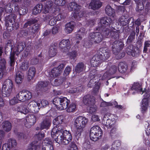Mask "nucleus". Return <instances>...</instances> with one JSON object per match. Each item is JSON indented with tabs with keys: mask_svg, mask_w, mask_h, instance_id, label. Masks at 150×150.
<instances>
[{
	"mask_svg": "<svg viewBox=\"0 0 150 150\" xmlns=\"http://www.w3.org/2000/svg\"><path fill=\"white\" fill-rule=\"evenodd\" d=\"M88 122V119L83 116H79L74 119V125L76 129L75 135L78 138L81 136Z\"/></svg>",
	"mask_w": 150,
	"mask_h": 150,
	"instance_id": "f257e3e1",
	"label": "nucleus"
},
{
	"mask_svg": "<svg viewBox=\"0 0 150 150\" xmlns=\"http://www.w3.org/2000/svg\"><path fill=\"white\" fill-rule=\"evenodd\" d=\"M16 16L14 14H11L5 18V25L7 30L11 31L13 29H17L19 24L16 22Z\"/></svg>",
	"mask_w": 150,
	"mask_h": 150,
	"instance_id": "f03ea898",
	"label": "nucleus"
},
{
	"mask_svg": "<svg viewBox=\"0 0 150 150\" xmlns=\"http://www.w3.org/2000/svg\"><path fill=\"white\" fill-rule=\"evenodd\" d=\"M58 129L57 127L53 128L51 133L52 137L54 141L59 144H64V136L63 134L62 129L60 127Z\"/></svg>",
	"mask_w": 150,
	"mask_h": 150,
	"instance_id": "7ed1b4c3",
	"label": "nucleus"
},
{
	"mask_svg": "<svg viewBox=\"0 0 150 150\" xmlns=\"http://www.w3.org/2000/svg\"><path fill=\"white\" fill-rule=\"evenodd\" d=\"M53 102L57 109L60 110H62L67 109L70 103V101L66 98L57 97L53 99Z\"/></svg>",
	"mask_w": 150,
	"mask_h": 150,
	"instance_id": "20e7f679",
	"label": "nucleus"
},
{
	"mask_svg": "<svg viewBox=\"0 0 150 150\" xmlns=\"http://www.w3.org/2000/svg\"><path fill=\"white\" fill-rule=\"evenodd\" d=\"M13 87V85L12 81L10 79L6 80L4 82L2 88L3 96L7 97L10 96Z\"/></svg>",
	"mask_w": 150,
	"mask_h": 150,
	"instance_id": "39448f33",
	"label": "nucleus"
},
{
	"mask_svg": "<svg viewBox=\"0 0 150 150\" xmlns=\"http://www.w3.org/2000/svg\"><path fill=\"white\" fill-rule=\"evenodd\" d=\"M25 46L23 42L18 43L16 45L14 48L13 53H11L10 57V65L11 67H13L15 64L16 60L14 57V54L18 55L23 50Z\"/></svg>",
	"mask_w": 150,
	"mask_h": 150,
	"instance_id": "423d86ee",
	"label": "nucleus"
},
{
	"mask_svg": "<svg viewBox=\"0 0 150 150\" xmlns=\"http://www.w3.org/2000/svg\"><path fill=\"white\" fill-rule=\"evenodd\" d=\"M69 8L71 11H74L73 16L76 20H79L83 16V12L80 10V6L76 3L72 2L70 3L69 4Z\"/></svg>",
	"mask_w": 150,
	"mask_h": 150,
	"instance_id": "0eeeda50",
	"label": "nucleus"
},
{
	"mask_svg": "<svg viewBox=\"0 0 150 150\" xmlns=\"http://www.w3.org/2000/svg\"><path fill=\"white\" fill-rule=\"evenodd\" d=\"M102 132L100 128L98 126H94L91 128L90 136L91 140L96 141L102 136Z\"/></svg>",
	"mask_w": 150,
	"mask_h": 150,
	"instance_id": "6e6552de",
	"label": "nucleus"
},
{
	"mask_svg": "<svg viewBox=\"0 0 150 150\" xmlns=\"http://www.w3.org/2000/svg\"><path fill=\"white\" fill-rule=\"evenodd\" d=\"M144 94V98L142 100V102L141 104V111L142 112H145L147 110V107L149 102V97L150 96V92L148 90L142 91L141 88V92Z\"/></svg>",
	"mask_w": 150,
	"mask_h": 150,
	"instance_id": "1a4fd4ad",
	"label": "nucleus"
},
{
	"mask_svg": "<svg viewBox=\"0 0 150 150\" xmlns=\"http://www.w3.org/2000/svg\"><path fill=\"white\" fill-rule=\"evenodd\" d=\"M32 95L31 92L29 91H21L16 95V98L19 101H25L32 98Z\"/></svg>",
	"mask_w": 150,
	"mask_h": 150,
	"instance_id": "9d476101",
	"label": "nucleus"
},
{
	"mask_svg": "<svg viewBox=\"0 0 150 150\" xmlns=\"http://www.w3.org/2000/svg\"><path fill=\"white\" fill-rule=\"evenodd\" d=\"M71 47L70 42L69 39H64L59 43V47L61 51L63 52L67 53L70 50Z\"/></svg>",
	"mask_w": 150,
	"mask_h": 150,
	"instance_id": "9b49d317",
	"label": "nucleus"
},
{
	"mask_svg": "<svg viewBox=\"0 0 150 150\" xmlns=\"http://www.w3.org/2000/svg\"><path fill=\"white\" fill-rule=\"evenodd\" d=\"M39 28L38 25L35 24L33 25L32 28H30L28 30H25L23 32V35L24 36L27 37L28 39H31L34 37V33Z\"/></svg>",
	"mask_w": 150,
	"mask_h": 150,
	"instance_id": "f8f14e48",
	"label": "nucleus"
},
{
	"mask_svg": "<svg viewBox=\"0 0 150 150\" xmlns=\"http://www.w3.org/2000/svg\"><path fill=\"white\" fill-rule=\"evenodd\" d=\"M39 116L38 115H35L33 114L28 115L26 118L25 126L28 128L30 127L31 126L35 123Z\"/></svg>",
	"mask_w": 150,
	"mask_h": 150,
	"instance_id": "ddd939ff",
	"label": "nucleus"
},
{
	"mask_svg": "<svg viewBox=\"0 0 150 150\" xmlns=\"http://www.w3.org/2000/svg\"><path fill=\"white\" fill-rule=\"evenodd\" d=\"M89 38L92 43H99L103 40V37L100 33H92L90 34Z\"/></svg>",
	"mask_w": 150,
	"mask_h": 150,
	"instance_id": "4468645a",
	"label": "nucleus"
},
{
	"mask_svg": "<svg viewBox=\"0 0 150 150\" xmlns=\"http://www.w3.org/2000/svg\"><path fill=\"white\" fill-rule=\"evenodd\" d=\"M111 119L110 118L105 120L104 119L102 120V123L108 129L111 128L114 126L116 122V120L117 118V117L115 115H112L111 116Z\"/></svg>",
	"mask_w": 150,
	"mask_h": 150,
	"instance_id": "2eb2a0df",
	"label": "nucleus"
},
{
	"mask_svg": "<svg viewBox=\"0 0 150 150\" xmlns=\"http://www.w3.org/2000/svg\"><path fill=\"white\" fill-rule=\"evenodd\" d=\"M40 103L33 100L28 104L27 108L29 110V112L33 113H36L38 112L40 108Z\"/></svg>",
	"mask_w": 150,
	"mask_h": 150,
	"instance_id": "dca6fc26",
	"label": "nucleus"
},
{
	"mask_svg": "<svg viewBox=\"0 0 150 150\" xmlns=\"http://www.w3.org/2000/svg\"><path fill=\"white\" fill-rule=\"evenodd\" d=\"M111 23L110 18L107 17L103 18L100 19L96 29L101 30L102 28L108 27Z\"/></svg>",
	"mask_w": 150,
	"mask_h": 150,
	"instance_id": "f3484780",
	"label": "nucleus"
},
{
	"mask_svg": "<svg viewBox=\"0 0 150 150\" xmlns=\"http://www.w3.org/2000/svg\"><path fill=\"white\" fill-rule=\"evenodd\" d=\"M126 52L128 55L134 57H137L139 55V50L137 48L134 49L132 45H129L127 47Z\"/></svg>",
	"mask_w": 150,
	"mask_h": 150,
	"instance_id": "a211bd4d",
	"label": "nucleus"
},
{
	"mask_svg": "<svg viewBox=\"0 0 150 150\" xmlns=\"http://www.w3.org/2000/svg\"><path fill=\"white\" fill-rule=\"evenodd\" d=\"M83 102L85 105L89 106L95 104L96 101L95 98L93 96L88 95L83 97Z\"/></svg>",
	"mask_w": 150,
	"mask_h": 150,
	"instance_id": "6ab92c4d",
	"label": "nucleus"
},
{
	"mask_svg": "<svg viewBox=\"0 0 150 150\" xmlns=\"http://www.w3.org/2000/svg\"><path fill=\"white\" fill-rule=\"evenodd\" d=\"M42 150H54L52 142L49 138H46L42 142Z\"/></svg>",
	"mask_w": 150,
	"mask_h": 150,
	"instance_id": "aec40b11",
	"label": "nucleus"
},
{
	"mask_svg": "<svg viewBox=\"0 0 150 150\" xmlns=\"http://www.w3.org/2000/svg\"><path fill=\"white\" fill-rule=\"evenodd\" d=\"M17 144L16 140L13 139H9L8 142L4 144L2 147V150H11V148L15 146Z\"/></svg>",
	"mask_w": 150,
	"mask_h": 150,
	"instance_id": "412c9836",
	"label": "nucleus"
},
{
	"mask_svg": "<svg viewBox=\"0 0 150 150\" xmlns=\"http://www.w3.org/2000/svg\"><path fill=\"white\" fill-rule=\"evenodd\" d=\"M100 56L101 60L105 61L108 59L110 56V51L106 48H102L100 49Z\"/></svg>",
	"mask_w": 150,
	"mask_h": 150,
	"instance_id": "4be33fe9",
	"label": "nucleus"
},
{
	"mask_svg": "<svg viewBox=\"0 0 150 150\" xmlns=\"http://www.w3.org/2000/svg\"><path fill=\"white\" fill-rule=\"evenodd\" d=\"M49 84V82L47 81L39 82L36 86V90L38 91H45Z\"/></svg>",
	"mask_w": 150,
	"mask_h": 150,
	"instance_id": "5701e85b",
	"label": "nucleus"
},
{
	"mask_svg": "<svg viewBox=\"0 0 150 150\" xmlns=\"http://www.w3.org/2000/svg\"><path fill=\"white\" fill-rule=\"evenodd\" d=\"M107 71L103 75V76L105 78H108L110 75L113 74L115 73L117 70V67L115 65L108 66L107 67Z\"/></svg>",
	"mask_w": 150,
	"mask_h": 150,
	"instance_id": "b1692460",
	"label": "nucleus"
},
{
	"mask_svg": "<svg viewBox=\"0 0 150 150\" xmlns=\"http://www.w3.org/2000/svg\"><path fill=\"white\" fill-rule=\"evenodd\" d=\"M64 117L62 115H60L55 117L53 120V124L55 126L53 128L57 127L58 129L59 127H61L62 128L61 125L64 122Z\"/></svg>",
	"mask_w": 150,
	"mask_h": 150,
	"instance_id": "393cba45",
	"label": "nucleus"
},
{
	"mask_svg": "<svg viewBox=\"0 0 150 150\" xmlns=\"http://www.w3.org/2000/svg\"><path fill=\"white\" fill-rule=\"evenodd\" d=\"M51 124V120L48 118L45 119L40 124V127L41 129H48Z\"/></svg>",
	"mask_w": 150,
	"mask_h": 150,
	"instance_id": "a878e982",
	"label": "nucleus"
},
{
	"mask_svg": "<svg viewBox=\"0 0 150 150\" xmlns=\"http://www.w3.org/2000/svg\"><path fill=\"white\" fill-rule=\"evenodd\" d=\"M62 132L63 135H64V145H67L69 144V142L72 139V136L70 133L67 130H65L63 131L62 129Z\"/></svg>",
	"mask_w": 150,
	"mask_h": 150,
	"instance_id": "bb28decb",
	"label": "nucleus"
},
{
	"mask_svg": "<svg viewBox=\"0 0 150 150\" xmlns=\"http://www.w3.org/2000/svg\"><path fill=\"white\" fill-rule=\"evenodd\" d=\"M141 92L140 85L138 82H134L131 88L130 92L132 94L140 93Z\"/></svg>",
	"mask_w": 150,
	"mask_h": 150,
	"instance_id": "cd10ccee",
	"label": "nucleus"
},
{
	"mask_svg": "<svg viewBox=\"0 0 150 150\" xmlns=\"http://www.w3.org/2000/svg\"><path fill=\"white\" fill-rule=\"evenodd\" d=\"M102 6V3L99 0H92L90 3L89 6L93 10L97 9Z\"/></svg>",
	"mask_w": 150,
	"mask_h": 150,
	"instance_id": "c85d7f7f",
	"label": "nucleus"
},
{
	"mask_svg": "<svg viewBox=\"0 0 150 150\" xmlns=\"http://www.w3.org/2000/svg\"><path fill=\"white\" fill-rule=\"evenodd\" d=\"M124 46L123 43L119 41H116L113 42L112 44V51L113 54H115L114 52L115 50H118L119 48L120 49L122 48Z\"/></svg>",
	"mask_w": 150,
	"mask_h": 150,
	"instance_id": "c756f323",
	"label": "nucleus"
},
{
	"mask_svg": "<svg viewBox=\"0 0 150 150\" xmlns=\"http://www.w3.org/2000/svg\"><path fill=\"white\" fill-rule=\"evenodd\" d=\"M75 25V23L74 21H71L66 24L65 25V32L67 33H71Z\"/></svg>",
	"mask_w": 150,
	"mask_h": 150,
	"instance_id": "7c9ffc66",
	"label": "nucleus"
},
{
	"mask_svg": "<svg viewBox=\"0 0 150 150\" xmlns=\"http://www.w3.org/2000/svg\"><path fill=\"white\" fill-rule=\"evenodd\" d=\"M60 73L56 68H53L49 73V77L50 81L54 79L60 74Z\"/></svg>",
	"mask_w": 150,
	"mask_h": 150,
	"instance_id": "2f4dec72",
	"label": "nucleus"
},
{
	"mask_svg": "<svg viewBox=\"0 0 150 150\" xmlns=\"http://www.w3.org/2000/svg\"><path fill=\"white\" fill-rule=\"evenodd\" d=\"M129 18L128 15L122 16L119 19V22L123 26L127 25L129 22Z\"/></svg>",
	"mask_w": 150,
	"mask_h": 150,
	"instance_id": "473e14b6",
	"label": "nucleus"
},
{
	"mask_svg": "<svg viewBox=\"0 0 150 150\" xmlns=\"http://www.w3.org/2000/svg\"><path fill=\"white\" fill-rule=\"evenodd\" d=\"M86 33V31L84 28H81L78 32L77 34L76 35V38L81 40L84 37Z\"/></svg>",
	"mask_w": 150,
	"mask_h": 150,
	"instance_id": "72a5a7b5",
	"label": "nucleus"
},
{
	"mask_svg": "<svg viewBox=\"0 0 150 150\" xmlns=\"http://www.w3.org/2000/svg\"><path fill=\"white\" fill-rule=\"evenodd\" d=\"M53 4L52 1H47L45 4V6L43 9V12L45 14L49 13L50 11V9Z\"/></svg>",
	"mask_w": 150,
	"mask_h": 150,
	"instance_id": "f704fd0d",
	"label": "nucleus"
},
{
	"mask_svg": "<svg viewBox=\"0 0 150 150\" xmlns=\"http://www.w3.org/2000/svg\"><path fill=\"white\" fill-rule=\"evenodd\" d=\"M118 68L119 71L121 73H125L127 69V66L125 63L120 62L118 64Z\"/></svg>",
	"mask_w": 150,
	"mask_h": 150,
	"instance_id": "c9c22d12",
	"label": "nucleus"
},
{
	"mask_svg": "<svg viewBox=\"0 0 150 150\" xmlns=\"http://www.w3.org/2000/svg\"><path fill=\"white\" fill-rule=\"evenodd\" d=\"M24 78V74L21 71H18L16 72V81L17 84H20Z\"/></svg>",
	"mask_w": 150,
	"mask_h": 150,
	"instance_id": "e433bc0d",
	"label": "nucleus"
},
{
	"mask_svg": "<svg viewBox=\"0 0 150 150\" xmlns=\"http://www.w3.org/2000/svg\"><path fill=\"white\" fill-rule=\"evenodd\" d=\"M86 66L82 62L79 63L75 68V71L78 73L82 71L85 69Z\"/></svg>",
	"mask_w": 150,
	"mask_h": 150,
	"instance_id": "4c0bfd02",
	"label": "nucleus"
},
{
	"mask_svg": "<svg viewBox=\"0 0 150 150\" xmlns=\"http://www.w3.org/2000/svg\"><path fill=\"white\" fill-rule=\"evenodd\" d=\"M36 73L35 68L30 67L28 71V79L29 80H31L34 76Z\"/></svg>",
	"mask_w": 150,
	"mask_h": 150,
	"instance_id": "58836bf2",
	"label": "nucleus"
},
{
	"mask_svg": "<svg viewBox=\"0 0 150 150\" xmlns=\"http://www.w3.org/2000/svg\"><path fill=\"white\" fill-rule=\"evenodd\" d=\"M100 32H101L103 37V39L107 38L110 36V31L108 27L102 28L101 30H97Z\"/></svg>",
	"mask_w": 150,
	"mask_h": 150,
	"instance_id": "ea45409f",
	"label": "nucleus"
},
{
	"mask_svg": "<svg viewBox=\"0 0 150 150\" xmlns=\"http://www.w3.org/2000/svg\"><path fill=\"white\" fill-rule=\"evenodd\" d=\"M2 127L6 132L10 131L11 129V125L8 121H5L2 123Z\"/></svg>",
	"mask_w": 150,
	"mask_h": 150,
	"instance_id": "a19ab883",
	"label": "nucleus"
},
{
	"mask_svg": "<svg viewBox=\"0 0 150 150\" xmlns=\"http://www.w3.org/2000/svg\"><path fill=\"white\" fill-rule=\"evenodd\" d=\"M105 11L107 14L110 16H114L115 13L114 9L109 5H107L106 6Z\"/></svg>",
	"mask_w": 150,
	"mask_h": 150,
	"instance_id": "79ce46f5",
	"label": "nucleus"
},
{
	"mask_svg": "<svg viewBox=\"0 0 150 150\" xmlns=\"http://www.w3.org/2000/svg\"><path fill=\"white\" fill-rule=\"evenodd\" d=\"M17 110L18 112L25 114L29 112V110L28 108H27L26 106L24 105L18 106L17 108Z\"/></svg>",
	"mask_w": 150,
	"mask_h": 150,
	"instance_id": "37998d69",
	"label": "nucleus"
},
{
	"mask_svg": "<svg viewBox=\"0 0 150 150\" xmlns=\"http://www.w3.org/2000/svg\"><path fill=\"white\" fill-rule=\"evenodd\" d=\"M42 6L41 4H38L35 6L33 11V14L36 15L40 13L42 9Z\"/></svg>",
	"mask_w": 150,
	"mask_h": 150,
	"instance_id": "c03bdc74",
	"label": "nucleus"
},
{
	"mask_svg": "<svg viewBox=\"0 0 150 150\" xmlns=\"http://www.w3.org/2000/svg\"><path fill=\"white\" fill-rule=\"evenodd\" d=\"M76 105L74 103H71L69 106H67L66 109L67 111L68 112H72L75 111Z\"/></svg>",
	"mask_w": 150,
	"mask_h": 150,
	"instance_id": "a18cd8bd",
	"label": "nucleus"
},
{
	"mask_svg": "<svg viewBox=\"0 0 150 150\" xmlns=\"http://www.w3.org/2000/svg\"><path fill=\"white\" fill-rule=\"evenodd\" d=\"M14 44V42L12 40H8L6 44V49L8 50V49H9L11 50V52H13L14 47H12Z\"/></svg>",
	"mask_w": 150,
	"mask_h": 150,
	"instance_id": "49530a36",
	"label": "nucleus"
},
{
	"mask_svg": "<svg viewBox=\"0 0 150 150\" xmlns=\"http://www.w3.org/2000/svg\"><path fill=\"white\" fill-rule=\"evenodd\" d=\"M6 62L5 60L0 57V69L3 70V71H7L6 65Z\"/></svg>",
	"mask_w": 150,
	"mask_h": 150,
	"instance_id": "de8ad7c7",
	"label": "nucleus"
},
{
	"mask_svg": "<svg viewBox=\"0 0 150 150\" xmlns=\"http://www.w3.org/2000/svg\"><path fill=\"white\" fill-rule=\"evenodd\" d=\"M65 79V78H60L55 79L53 82L51 81V80L50 81L53 86H57L61 84L63 82L64 80Z\"/></svg>",
	"mask_w": 150,
	"mask_h": 150,
	"instance_id": "09e8293b",
	"label": "nucleus"
},
{
	"mask_svg": "<svg viewBox=\"0 0 150 150\" xmlns=\"http://www.w3.org/2000/svg\"><path fill=\"white\" fill-rule=\"evenodd\" d=\"M29 67V62L27 60L24 61L22 63L20 66L21 69L25 71L28 69Z\"/></svg>",
	"mask_w": 150,
	"mask_h": 150,
	"instance_id": "8fccbe9b",
	"label": "nucleus"
},
{
	"mask_svg": "<svg viewBox=\"0 0 150 150\" xmlns=\"http://www.w3.org/2000/svg\"><path fill=\"white\" fill-rule=\"evenodd\" d=\"M41 144V142H38L37 141H34L32 142L30 144V146L33 148L35 150L38 149L40 147Z\"/></svg>",
	"mask_w": 150,
	"mask_h": 150,
	"instance_id": "3c124183",
	"label": "nucleus"
},
{
	"mask_svg": "<svg viewBox=\"0 0 150 150\" xmlns=\"http://www.w3.org/2000/svg\"><path fill=\"white\" fill-rule=\"evenodd\" d=\"M56 48L54 47H51L49 51V55L50 57H54L56 54Z\"/></svg>",
	"mask_w": 150,
	"mask_h": 150,
	"instance_id": "603ef678",
	"label": "nucleus"
},
{
	"mask_svg": "<svg viewBox=\"0 0 150 150\" xmlns=\"http://www.w3.org/2000/svg\"><path fill=\"white\" fill-rule=\"evenodd\" d=\"M88 106L89 107V109H88V111L90 113L92 114L96 111L97 107L95 104L90 105Z\"/></svg>",
	"mask_w": 150,
	"mask_h": 150,
	"instance_id": "864d4df0",
	"label": "nucleus"
},
{
	"mask_svg": "<svg viewBox=\"0 0 150 150\" xmlns=\"http://www.w3.org/2000/svg\"><path fill=\"white\" fill-rule=\"evenodd\" d=\"M120 145V143L118 141H115L112 144L111 147L112 150H116Z\"/></svg>",
	"mask_w": 150,
	"mask_h": 150,
	"instance_id": "5fc2aeb1",
	"label": "nucleus"
},
{
	"mask_svg": "<svg viewBox=\"0 0 150 150\" xmlns=\"http://www.w3.org/2000/svg\"><path fill=\"white\" fill-rule=\"evenodd\" d=\"M118 50H115L114 52L115 53V54H114L115 56V58L117 59H120L122 57H123L125 56L124 53L122 52L121 53L120 52H118Z\"/></svg>",
	"mask_w": 150,
	"mask_h": 150,
	"instance_id": "6e6d98bb",
	"label": "nucleus"
},
{
	"mask_svg": "<svg viewBox=\"0 0 150 150\" xmlns=\"http://www.w3.org/2000/svg\"><path fill=\"white\" fill-rule=\"evenodd\" d=\"M70 59H74L77 55V52L76 51H73L70 52L68 54Z\"/></svg>",
	"mask_w": 150,
	"mask_h": 150,
	"instance_id": "4d7b16f0",
	"label": "nucleus"
},
{
	"mask_svg": "<svg viewBox=\"0 0 150 150\" xmlns=\"http://www.w3.org/2000/svg\"><path fill=\"white\" fill-rule=\"evenodd\" d=\"M110 35L112 36V37L114 39H117L118 38L119 36L118 32L115 30L111 31Z\"/></svg>",
	"mask_w": 150,
	"mask_h": 150,
	"instance_id": "13d9d810",
	"label": "nucleus"
},
{
	"mask_svg": "<svg viewBox=\"0 0 150 150\" xmlns=\"http://www.w3.org/2000/svg\"><path fill=\"white\" fill-rule=\"evenodd\" d=\"M54 3L56 5L62 6L64 5L65 3V0H54Z\"/></svg>",
	"mask_w": 150,
	"mask_h": 150,
	"instance_id": "bf43d9fd",
	"label": "nucleus"
},
{
	"mask_svg": "<svg viewBox=\"0 0 150 150\" xmlns=\"http://www.w3.org/2000/svg\"><path fill=\"white\" fill-rule=\"evenodd\" d=\"M150 45V41L149 40L146 41L144 43L143 52H146L147 50V47H149Z\"/></svg>",
	"mask_w": 150,
	"mask_h": 150,
	"instance_id": "052dcab7",
	"label": "nucleus"
},
{
	"mask_svg": "<svg viewBox=\"0 0 150 150\" xmlns=\"http://www.w3.org/2000/svg\"><path fill=\"white\" fill-rule=\"evenodd\" d=\"M67 150H78V148L75 143H72L69 145Z\"/></svg>",
	"mask_w": 150,
	"mask_h": 150,
	"instance_id": "680f3d73",
	"label": "nucleus"
},
{
	"mask_svg": "<svg viewBox=\"0 0 150 150\" xmlns=\"http://www.w3.org/2000/svg\"><path fill=\"white\" fill-rule=\"evenodd\" d=\"M71 71V68L69 66L66 67L64 69V75L65 76H67L68 75Z\"/></svg>",
	"mask_w": 150,
	"mask_h": 150,
	"instance_id": "e2e57ef3",
	"label": "nucleus"
},
{
	"mask_svg": "<svg viewBox=\"0 0 150 150\" xmlns=\"http://www.w3.org/2000/svg\"><path fill=\"white\" fill-rule=\"evenodd\" d=\"M93 59H95L94 58H92L91 61V66L92 67H96L98 66L100 62L96 61H94Z\"/></svg>",
	"mask_w": 150,
	"mask_h": 150,
	"instance_id": "0e129e2a",
	"label": "nucleus"
},
{
	"mask_svg": "<svg viewBox=\"0 0 150 150\" xmlns=\"http://www.w3.org/2000/svg\"><path fill=\"white\" fill-rule=\"evenodd\" d=\"M44 137V134L43 133H39L35 136V138L36 139L40 140Z\"/></svg>",
	"mask_w": 150,
	"mask_h": 150,
	"instance_id": "69168bd1",
	"label": "nucleus"
},
{
	"mask_svg": "<svg viewBox=\"0 0 150 150\" xmlns=\"http://www.w3.org/2000/svg\"><path fill=\"white\" fill-rule=\"evenodd\" d=\"M28 12L27 8L25 7L22 8H21L18 12L20 15H25Z\"/></svg>",
	"mask_w": 150,
	"mask_h": 150,
	"instance_id": "338daca9",
	"label": "nucleus"
},
{
	"mask_svg": "<svg viewBox=\"0 0 150 150\" xmlns=\"http://www.w3.org/2000/svg\"><path fill=\"white\" fill-rule=\"evenodd\" d=\"M18 100H19L17 99L16 97H14L10 100V104L11 105H15L18 103Z\"/></svg>",
	"mask_w": 150,
	"mask_h": 150,
	"instance_id": "774afa93",
	"label": "nucleus"
}]
</instances>
